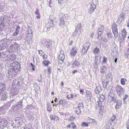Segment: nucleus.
Here are the masks:
<instances>
[{
    "mask_svg": "<svg viewBox=\"0 0 129 129\" xmlns=\"http://www.w3.org/2000/svg\"><path fill=\"white\" fill-rule=\"evenodd\" d=\"M54 19H55V18H53V19L51 18L50 19V21H49V22L46 24L45 26V28L48 29L50 27L53 26L54 25L53 22V21L54 20Z\"/></svg>",
    "mask_w": 129,
    "mask_h": 129,
    "instance_id": "10",
    "label": "nucleus"
},
{
    "mask_svg": "<svg viewBox=\"0 0 129 129\" xmlns=\"http://www.w3.org/2000/svg\"><path fill=\"white\" fill-rule=\"evenodd\" d=\"M8 95L5 94L4 93H3L2 95V97L1 99L3 100H5L7 99V98Z\"/></svg>",
    "mask_w": 129,
    "mask_h": 129,
    "instance_id": "27",
    "label": "nucleus"
},
{
    "mask_svg": "<svg viewBox=\"0 0 129 129\" xmlns=\"http://www.w3.org/2000/svg\"><path fill=\"white\" fill-rule=\"evenodd\" d=\"M20 29V27L18 25H17L16 26V28L15 31H17L19 33V30Z\"/></svg>",
    "mask_w": 129,
    "mask_h": 129,
    "instance_id": "50",
    "label": "nucleus"
},
{
    "mask_svg": "<svg viewBox=\"0 0 129 129\" xmlns=\"http://www.w3.org/2000/svg\"><path fill=\"white\" fill-rule=\"evenodd\" d=\"M95 5L93 3L89 4L88 6V12L91 13L96 8Z\"/></svg>",
    "mask_w": 129,
    "mask_h": 129,
    "instance_id": "9",
    "label": "nucleus"
},
{
    "mask_svg": "<svg viewBox=\"0 0 129 129\" xmlns=\"http://www.w3.org/2000/svg\"><path fill=\"white\" fill-rule=\"evenodd\" d=\"M116 116L115 115H113L111 117L110 121L112 122L115 123L116 122Z\"/></svg>",
    "mask_w": 129,
    "mask_h": 129,
    "instance_id": "31",
    "label": "nucleus"
},
{
    "mask_svg": "<svg viewBox=\"0 0 129 129\" xmlns=\"http://www.w3.org/2000/svg\"><path fill=\"white\" fill-rule=\"evenodd\" d=\"M86 119L87 122L89 123L93 124L96 122L95 120L91 119L89 117L87 118Z\"/></svg>",
    "mask_w": 129,
    "mask_h": 129,
    "instance_id": "18",
    "label": "nucleus"
},
{
    "mask_svg": "<svg viewBox=\"0 0 129 129\" xmlns=\"http://www.w3.org/2000/svg\"><path fill=\"white\" fill-rule=\"evenodd\" d=\"M71 126L72 127L73 129H76L77 128V126L74 123L72 122L71 123Z\"/></svg>",
    "mask_w": 129,
    "mask_h": 129,
    "instance_id": "40",
    "label": "nucleus"
},
{
    "mask_svg": "<svg viewBox=\"0 0 129 129\" xmlns=\"http://www.w3.org/2000/svg\"><path fill=\"white\" fill-rule=\"evenodd\" d=\"M65 57V56L63 54L61 53L60 54L58 57V62L59 63L61 64L63 63Z\"/></svg>",
    "mask_w": 129,
    "mask_h": 129,
    "instance_id": "11",
    "label": "nucleus"
},
{
    "mask_svg": "<svg viewBox=\"0 0 129 129\" xmlns=\"http://www.w3.org/2000/svg\"><path fill=\"white\" fill-rule=\"evenodd\" d=\"M22 101L21 100L18 102L17 104L13 107V109L14 111H19V109H21L22 108Z\"/></svg>",
    "mask_w": 129,
    "mask_h": 129,
    "instance_id": "8",
    "label": "nucleus"
},
{
    "mask_svg": "<svg viewBox=\"0 0 129 129\" xmlns=\"http://www.w3.org/2000/svg\"><path fill=\"white\" fill-rule=\"evenodd\" d=\"M46 46L49 49L52 46V44L50 42L47 41L46 44Z\"/></svg>",
    "mask_w": 129,
    "mask_h": 129,
    "instance_id": "25",
    "label": "nucleus"
},
{
    "mask_svg": "<svg viewBox=\"0 0 129 129\" xmlns=\"http://www.w3.org/2000/svg\"><path fill=\"white\" fill-rule=\"evenodd\" d=\"M36 17L37 19L40 18V14L37 15L36 16Z\"/></svg>",
    "mask_w": 129,
    "mask_h": 129,
    "instance_id": "61",
    "label": "nucleus"
},
{
    "mask_svg": "<svg viewBox=\"0 0 129 129\" xmlns=\"http://www.w3.org/2000/svg\"><path fill=\"white\" fill-rule=\"evenodd\" d=\"M5 84L2 83H0V91L2 92L5 90Z\"/></svg>",
    "mask_w": 129,
    "mask_h": 129,
    "instance_id": "20",
    "label": "nucleus"
},
{
    "mask_svg": "<svg viewBox=\"0 0 129 129\" xmlns=\"http://www.w3.org/2000/svg\"><path fill=\"white\" fill-rule=\"evenodd\" d=\"M19 33L17 31H15V32L13 34V35L15 36H16Z\"/></svg>",
    "mask_w": 129,
    "mask_h": 129,
    "instance_id": "55",
    "label": "nucleus"
},
{
    "mask_svg": "<svg viewBox=\"0 0 129 129\" xmlns=\"http://www.w3.org/2000/svg\"><path fill=\"white\" fill-rule=\"evenodd\" d=\"M103 101H101L100 100H99V101H98L97 102V105H98V107H100V110L101 111H103V109H104V107L102 106V102Z\"/></svg>",
    "mask_w": 129,
    "mask_h": 129,
    "instance_id": "17",
    "label": "nucleus"
},
{
    "mask_svg": "<svg viewBox=\"0 0 129 129\" xmlns=\"http://www.w3.org/2000/svg\"><path fill=\"white\" fill-rule=\"evenodd\" d=\"M82 125L83 126H84L85 127H87L88 126V124L85 122H84L83 123Z\"/></svg>",
    "mask_w": 129,
    "mask_h": 129,
    "instance_id": "51",
    "label": "nucleus"
},
{
    "mask_svg": "<svg viewBox=\"0 0 129 129\" xmlns=\"http://www.w3.org/2000/svg\"><path fill=\"white\" fill-rule=\"evenodd\" d=\"M125 16V14L123 13L121 14L120 15V17L122 19L121 20V21L120 20V19H119V20H118V22L119 23H120L122 20L124 19Z\"/></svg>",
    "mask_w": 129,
    "mask_h": 129,
    "instance_id": "24",
    "label": "nucleus"
},
{
    "mask_svg": "<svg viewBox=\"0 0 129 129\" xmlns=\"http://www.w3.org/2000/svg\"><path fill=\"white\" fill-rule=\"evenodd\" d=\"M53 3V1L52 0H50L49 2V6L51 8L52 7L51 6V4H52Z\"/></svg>",
    "mask_w": 129,
    "mask_h": 129,
    "instance_id": "48",
    "label": "nucleus"
},
{
    "mask_svg": "<svg viewBox=\"0 0 129 129\" xmlns=\"http://www.w3.org/2000/svg\"><path fill=\"white\" fill-rule=\"evenodd\" d=\"M80 64V63L78 61H74L72 64L73 68H75L76 67H78Z\"/></svg>",
    "mask_w": 129,
    "mask_h": 129,
    "instance_id": "19",
    "label": "nucleus"
},
{
    "mask_svg": "<svg viewBox=\"0 0 129 129\" xmlns=\"http://www.w3.org/2000/svg\"><path fill=\"white\" fill-rule=\"evenodd\" d=\"M74 118L73 117H71L70 118H68V120L70 121H73Z\"/></svg>",
    "mask_w": 129,
    "mask_h": 129,
    "instance_id": "47",
    "label": "nucleus"
},
{
    "mask_svg": "<svg viewBox=\"0 0 129 129\" xmlns=\"http://www.w3.org/2000/svg\"><path fill=\"white\" fill-rule=\"evenodd\" d=\"M104 28V27L102 26H100L98 28V31L99 32H98V34L99 36V38H100V39L101 38L102 39V37L101 36V35Z\"/></svg>",
    "mask_w": 129,
    "mask_h": 129,
    "instance_id": "12",
    "label": "nucleus"
},
{
    "mask_svg": "<svg viewBox=\"0 0 129 129\" xmlns=\"http://www.w3.org/2000/svg\"><path fill=\"white\" fill-rule=\"evenodd\" d=\"M86 93L88 95H90L91 93V92L88 90H87L86 91Z\"/></svg>",
    "mask_w": 129,
    "mask_h": 129,
    "instance_id": "54",
    "label": "nucleus"
},
{
    "mask_svg": "<svg viewBox=\"0 0 129 129\" xmlns=\"http://www.w3.org/2000/svg\"><path fill=\"white\" fill-rule=\"evenodd\" d=\"M64 20V18L63 17H61L60 18L59 21L60 22L59 25L61 27L65 25V21Z\"/></svg>",
    "mask_w": 129,
    "mask_h": 129,
    "instance_id": "15",
    "label": "nucleus"
},
{
    "mask_svg": "<svg viewBox=\"0 0 129 129\" xmlns=\"http://www.w3.org/2000/svg\"><path fill=\"white\" fill-rule=\"evenodd\" d=\"M122 104V102L121 100L118 101L117 102V104L116 106V109H118L119 107Z\"/></svg>",
    "mask_w": 129,
    "mask_h": 129,
    "instance_id": "23",
    "label": "nucleus"
},
{
    "mask_svg": "<svg viewBox=\"0 0 129 129\" xmlns=\"http://www.w3.org/2000/svg\"><path fill=\"white\" fill-rule=\"evenodd\" d=\"M100 50L99 48L96 47L93 49V53L94 54L98 53L99 52Z\"/></svg>",
    "mask_w": 129,
    "mask_h": 129,
    "instance_id": "33",
    "label": "nucleus"
},
{
    "mask_svg": "<svg viewBox=\"0 0 129 129\" xmlns=\"http://www.w3.org/2000/svg\"><path fill=\"white\" fill-rule=\"evenodd\" d=\"M112 28L113 34L115 37H117L118 35L117 25L115 24H113L112 26Z\"/></svg>",
    "mask_w": 129,
    "mask_h": 129,
    "instance_id": "7",
    "label": "nucleus"
},
{
    "mask_svg": "<svg viewBox=\"0 0 129 129\" xmlns=\"http://www.w3.org/2000/svg\"><path fill=\"white\" fill-rule=\"evenodd\" d=\"M126 81V80L125 79L121 78V83L122 85H124L125 84V82Z\"/></svg>",
    "mask_w": 129,
    "mask_h": 129,
    "instance_id": "38",
    "label": "nucleus"
},
{
    "mask_svg": "<svg viewBox=\"0 0 129 129\" xmlns=\"http://www.w3.org/2000/svg\"><path fill=\"white\" fill-rule=\"evenodd\" d=\"M43 58L44 59H45L47 58V56L46 55L44 54V55H43Z\"/></svg>",
    "mask_w": 129,
    "mask_h": 129,
    "instance_id": "57",
    "label": "nucleus"
},
{
    "mask_svg": "<svg viewBox=\"0 0 129 129\" xmlns=\"http://www.w3.org/2000/svg\"><path fill=\"white\" fill-rule=\"evenodd\" d=\"M78 107L80 108V109L83 110L84 107L83 103H79L78 104Z\"/></svg>",
    "mask_w": 129,
    "mask_h": 129,
    "instance_id": "36",
    "label": "nucleus"
},
{
    "mask_svg": "<svg viewBox=\"0 0 129 129\" xmlns=\"http://www.w3.org/2000/svg\"><path fill=\"white\" fill-rule=\"evenodd\" d=\"M116 91L119 97H121L124 94V89L122 88L121 86H117L116 87Z\"/></svg>",
    "mask_w": 129,
    "mask_h": 129,
    "instance_id": "2",
    "label": "nucleus"
},
{
    "mask_svg": "<svg viewBox=\"0 0 129 129\" xmlns=\"http://www.w3.org/2000/svg\"><path fill=\"white\" fill-rule=\"evenodd\" d=\"M73 41H71L69 42V45H71L72 44Z\"/></svg>",
    "mask_w": 129,
    "mask_h": 129,
    "instance_id": "62",
    "label": "nucleus"
},
{
    "mask_svg": "<svg viewBox=\"0 0 129 129\" xmlns=\"http://www.w3.org/2000/svg\"><path fill=\"white\" fill-rule=\"evenodd\" d=\"M47 111L49 112H50L51 111V107L49 105H47Z\"/></svg>",
    "mask_w": 129,
    "mask_h": 129,
    "instance_id": "44",
    "label": "nucleus"
},
{
    "mask_svg": "<svg viewBox=\"0 0 129 129\" xmlns=\"http://www.w3.org/2000/svg\"><path fill=\"white\" fill-rule=\"evenodd\" d=\"M48 72L49 74H50V73L51 72V69L50 68H49L48 70Z\"/></svg>",
    "mask_w": 129,
    "mask_h": 129,
    "instance_id": "63",
    "label": "nucleus"
},
{
    "mask_svg": "<svg viewBox=\"0 0 129 129\" xmlns=\"http://www.w3.org/2000/svg\"><path fill=\"white\" fill-rule=\"evenodd\" d=\"M7 124V122L6 120L0 119V128L3 129L6 127Z\"/></svg>",
    "mask_w": 129,
    "mask_h": 129,
    "instance_id": "5",
    "label": "nucleus"
},
{
    "mask_svg": "<svg viewBox=\"0 0 129 129\" xmlns=\"http://www.w3.org/2000/svg\"><path fill=\"white\" fill-rule=\"evenodd\" d=\"M126 127L127 129H129V122L127 123Z\"/></svg>",
    "mask_w": 129,
    "mask_h": 129,
    "instance_id": "59",
    "label": "nucleus"
},
{
    "mask_svg": "<svg viewBox=\"0 0 129 129\" xmlns=\"http://www.w3.org/2000/svg\"><path fill=\"white\" fill-rule=\"evenodd\" d=\"M50 117L51 120H54L56 118V116H55V115H51Z\"/></svg>",
    "mask_w": 129,
    "mask_h": 129,
    "instance_id": "42",
    "label": "nucleus"
},
{
    "mask_svg": "<svg viewBox=\"0 0 129 129\" xmlns=\"http://www.w3.org/2000/svg\"><path fill=\"white\" fill-rule=\"evenodd\" d=\"M77 49L76 47H73L71 50L70 54L71 56H74L77 53Z\"/></svg>",
    "mask_w": 129,
    "mask_h": 129,
    "instance_id": "13",
    "label": "nucleus"
},
{
    "mask_svg": "<svg viewBox=\"0 0 129 129\" xmlns=\"http://www.w3.org/2000/svg\"><path fill=\"white\" fill-rule=\"evenodd\" d=\"M81 27V24L80 23L78 24L75 30H76L77 31H79L81 33V30L80 29V27Z\"/></svg>",
    "mask_w": 129,
    "mask_h": 129,
    "instance_id": "26",
    "label": "nucleus"
},
{
    "mask_svg": "<svg viewBox=\"0 0 129 129\" xmlns=\"http://www.w3.org/2000/svg\"><path fill=\"white\" fill-rule=\"evenodd\" d=\"M76 113L79 114H80L81 112V110H82V109H80V108L78 107L76 108Z\"/></svg>",
    "mask_w": 129,
    "mask_h": 129,
    "instance_id": "37",
    "label": "nucleus"
},
{
    "mask_svg": "<svg viewBox=\"0 0 129 129\" xmlns=\"http://www.w3.org/2000/svg\"><path fill=\"white\" fill-rule=\"evenodd\" d=\"M90 44L89 43H85L83 46V48L88 50L89 48Z\"/></svg>",
    "mask_w": 129,
    "mask_h": 129,
    "instance_id": "21",
    "label": "nucleus"
},
{
    "mask_svg": "<svg viewBox=\"0 0 129 129\" xmlns=\"http://www.w3.org/2000/svg\"><path fill=\"white\" fill-rule=\"evenodd\" d=\"M77 72V71L76 70H74L72 71V73L73 74H74L75 73H76Z\"/></svg>",
    "mask_w": 129,
    "mask_h": 129,
    "instance_id": "64",
    "label": "nucleus"
},
{
    "mask_svg": "<svg viewBox=\"0 0 129 129\" xmlns=\"http://www.w3.org/2000/svg\"><path fill=\"white\" fill-rule=\"evenodd\" d=\"M94 32H92L90 34V37L92 39L93 38V36H94Z\"/></svg>",
    "mask_w": 129,
    "mask_h": 129,
    "instance_id": "52",
    "label": "nucleus"
},
{
    "mask_svg": "<svg viewBox=\"0 0 129 129\" xmlns=\"http://www.w3.org/2000/svg\"><path fill=\"white\" fill-rule=\"evenodd\" d=\"M11 60H14L15 59V55H13L11 56Z\"/></svg>",
    "mask_w": 129,
    "mask_h": 129,
    "instance_id": "45",
    "label": "nucleus"
},
{
    "mask_svg": "<svg viewBox=\"0 0 129 129\" xmlns=\"http://www.w3.org/2000/svg\"><path fill=\"white\" fill-rule=\"evenodd\" d=\"M128 98V95L127 94H125L124 95V98H123V100L124 101V102H125V100H126Z\"/></svg>",
    "mask_w": 129,
    "mask_h": 129,
    "instance_id": "49",
    "label": "nucleus"
},
{
    "mask_svg": "<svg viewBox=\"0 0 129 129\" xmlns=\"http://www.w3.org/2000/svg\"><path fill=\"white\" fill-rule=\"evenodd\" d=\"M32 31L30 29H29L28 30V31L27 32V34H28V35H29V37L30 38H30L32 36Z\"/></svg>",
    "mask_w": 129,
    "mask_h": 129,
    "instance_id": "32",
    "label": "nucleus"
},
{
    "mask_svg": "<svg viewBox=\"0 0 129 129\" xmlns=\"http://www.w3.org/2000/svg\"><path fill=\"white\" fill-rule=\"evenodd\" d=\"M35 13L37 15H38V14H39V10L38 9H36V11L35 12Z\"/></svg>",
    "mask_w": 129,
    "mask_h": 129,
    "instance_id": "56",
    "label": "nucleus"
},
{
    "mask_svg": "<svg viewBox=\"0 0 129 129\" xmlns=\"http://www.w3.org/2000/svg\"><path fill=\"white\" fill-rule=\"evenodd\" d=\"M99 96L98 97L99 100H100L101 101H103L105 99L104 96L101 94L100 95H99Z\"/></svg>",
    "mask_w": 129,
    "mask_h": 129,
    "instance_id": "29",
    "label": "nucleus"
},
{
    "mask_svg": "<svg viewBox=\"0 0 129 129\" xmlns=\"http://www.w3.org/2000/svg\"><path fill=\"white\" fill-rule=\"evenodd\" d=\"M21 81V78L20 77H18L14 80L12 86L14 85L15 87H19L20 86V82Z\"/></svg>",
    "mask_w": 129,
    "mask_h": 129,
    "instance_id": "4",
    "label": "nucleus"
},
{
    "mask_svg": "<svg viewBox=\"0 0 129 129\" xmlns=\"http://www.w3.org/2000/svg\"><path fill=\"white\" fill-rule=\"evenodd\" d=\"M38 51L39 54H40L41 56L43 55V52L41 50H39Z\"/></svg>",
    "mask_w": 129,
    "mask_h": 129,
    "instance_id": "53",
    "label": "nucleus"
},
{
    "mask_svg": "<svg viewBox=\"0 0 129 129\" xmlns=\"http://www.w3.org/2000/svg\"><path fill=\"white\" fill-rule=\"evenodd\" d=\"M87 50L85 48H83L81 50V53L82 54H84L87 53Z\"/></svg>",
    "mask_w": 129,
    "mask_h": 129,
    "instance_id": "39",
    "label": "nucleus"
},
{
    "mask_svg": "<svg viewBox=\"0 0 129 129\" xmlns=\"http://www.w3.org/2000/svg\"><path fill=\"white\" fill-rule=\"evenodd\" d=\"M42 64L46 66H48L50 63V62L46 60L43 61L42 62Z\"/></svg>",
    "mask_w": 129,
    "mask_h": 129,
    "instance_id": "30",
    "label": "nucleus"
},
{
    "mask_svg": "<svg viewBox=\"0 0 129 129\" xmlns=\"http://www.w3.org/2000/svg\"><path fill=\"white\" fill-rule=\"evenodd\" d=\"M108 35L107 37L108 38H112V34L111 32H109L107 34Z\"/></svg>",
    "mask_w": 129,
    "mask_h": 129,
    "instance_id": "41",
    "label": "nucleus"
},
{
    "mask_svg": "<svg viewBox=\"0 0 129 129\" xmlns=\"http://www.w3.org/2000/svg\"><path fill=\"white\" fill-rule=\"evenodd\" d=\"M64 104V102L62 100H60L59 102V105H63Z\"/></svg>",
    "mask_w": 129,
    "mask_h": 129,
    "instance_id": "46",
    "label": "nucleus"
},
{
    "mask_svg": "<svg viewBox=\"0 0 129 129\" xmlns=\"http://www.w3.org/2000/svg\"><path fill=\"white\" fill-rule=\"evenodd\" d=\"M71 123L70 124H68V125L67 126V127L69 128H70L71 126Z\"/></svg>",
    "mask_w": 129,
    "mask_h": 129,
    "instance_id": "60",
    "label": "nucleus"
},
{
    "mask_svg": "<svg viewBox=\"0 0 129 129\" xmlns=\"http://www.w3.org/2000/svg\"><path fill=\"white\" fill-rule=\"evenodd\" d=\"M101 72H105L107 70V68L105 66H102L101 67Z\"/></svg>",
    "mask_w": 129,
    "mask_h": 129,
    "instance_id": "35",
    "label": "nucleus"
},
{
    "mask_svg": "<svg viewBox=\"0 0 129 129\" xmlns=\"http://www.w3.org/2000/svg\"><path fill=\"white\" fill-rule=\"evenodd\" d=\"M109 97L111 99L110 102L112 101L116 102V98L114 96V91L112 90H110L109 93Z\"/></svg>",
    "mask_w": 129,
    "mask_h": 129,
    "instance_id": "6",
    "label": "nucleus"
},
{
    "mask_svg": "<svg viewBox=\"0 0 129 129\" xmlns=\"http://www.w3.org/2000/svg\"><path fill=\"white\" fill-rule=\"evenodd\" d=\"M81 33L79 31H78L76 30L73 33V35L74 36H75L77 35H79Z\"/></svg>",
    "mask_w": 129,
    "mask_h": 129,
    "instance_id": "34",
    "label": "nucleus"
},
{
    "mask_svg": "<svg viewBox=\"0 0 129 129\" xmlns=\"http://www.w3.org/2000/svg\"><path fill=\"white\" fill-rule=\"evenodd\" d=\"M12 101L11 102H8L4 105V107H6L7 108H8L10 106Z\"/></svg>",
    "mask_w": 129,
    "mask_h": 129,
    "instance_id": "28",
    "label": "nucleus"
},
{
    "mask_svg": "<svg viewBox=\"0 0 129 129\" xmlns=\"http://www.w3.org/2000/svg\"><path fill=\"white\" fill-rule=\"evenodd\" d=\"M127 32L125 29H123L122 31V35L123 40H125V39L127 37Z\"/></svg>",
    "mask_w": 129,
    "mask_h": 129,
    "instance_id": "16",
    "label": "nucleus"
},
{
    "mask_svg": "<svg viewBox=\"0 0 129 129\" xmlns=\"http://www.w3.org/2000/svg\"><path fill=\"white\" fill-rule=\"evenodd\" d=\"M103 62L106 63L107 61H106L107 60V58H106L105 56L103 57Z\"/></svg>",
    "mask_w": 129,
    "mask_h": 129,
    "instance_id": "58",
    "label": "nucleus"
},
{
    "mask_svg": "<svg viewBox=\"0 0 129 129\" xmlns=\"http://www.w3.org/2000/svg\"><path fill=\"white\" fill-rule=\"evenodd\" d=\"M1 45L0 48L1 50H3L6 48L7 46V42L4 40H2L1 42Z\"/></svg>",
    "mask_w": 129,
    "mask_h": 129,
    "instance_id": "14",
    "label": "nucleus"
},
{
    "mask_svg": "<svg viewBox=\"0 0 129 129\" xmlns=\"http://www.w3.org/2000/svg\"><path fill=\"white\" fill-rule=\"evenodd\" d=\"M9 70L8 72L9 77H12L13 74H15L14 72L16 73L19 72L21 70L20 65L18 62H14L11 64Z\"/></svg>",
    "mask_w": 129,
    "mask_h": 129,
    "instance_id": "1",
    "label": "nucleus"
},
{
    "mask_svg": "<svg viewBox=\"0 0 129 129\" xmlns=\"http://www.w3.org/2000/svg\"><path fill=\"white\" fill-rule=\"evenodd\" d=\"M101 89L100 86H97L95 89V92L96 94H98L101 91Z\"/></svg>",
    "mask_w": 129,
    "mask_h": 129,
    "instance_id": "22",
    "label": "nucleus"
},
{
    "mask_svg": "<svg viewBox=\"0 0 129 129\" xmlns=\"http://www.w3.org/2000/svg\"><path fill=\"white\" fill-rule=\"evenodd\" d=\"M19 88L15 87V86H12L11 90L10 92L11 95L14 96L17 95L19 92Z\"/></svg>",
    "mask_w": 129,
    "mask_h": 129,
    "instance_id": "3",
    "label": "nucleus"
},
{
    "mask_svg": "<svg viewBox=\"0 0 129 129\" xmlns=\"http://www.w3.org/2000/svg\"><path fill=\"white\" fill-rule=\"evenodd\" d=\"M100 62V60H98V59L96 58L95 59V64L98 65V64H99Z\"/></svg>",
    "mask_w": 129,
    "mask_h": 129,
    "instance_id": "43",
    "label": "nucleus"
}]
</instances>
